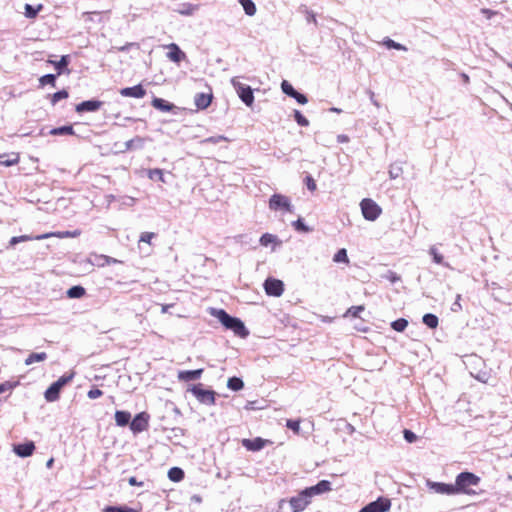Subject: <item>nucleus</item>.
<instances>
[{"label": "nucleus", "instance_id": "obj_26", "mask_svg": "<svg viewBox=\"0 0 512 512\" xmlns=\"http://www.w3.org/2000/svg\"><path fill=\"white\" fill-rule=\"evenodd\" d=\"M152 106L156 109H159L161 111L168 112L172 110L173 105L168 103L167 101L161 99V98H154L152 100Z\"/></svg>", "mask_w": 512, "mask_h": 512}, {"label": "nucleus", "instance_id": "obj_43", "mask_svg": "<svg viewBox=\"0 0 512 512\" xmlns=\"http://www.w3.org/2000/svg\"><path fill=\"white\" fill-rule=\"evenodd\" d=\"M104 512H138L137 510L130 507H115V506H107L104 509Z\"/></svg>", "mask_w": 512, "mask_h": 512}, {"label": "nucleus", "instance_id": "obj_44", "mask_svg": "<svg viewBox=\"0 0 512 512\" xmlns=\"http://www.w3.org/2000/svg\"><path fill=\"white\" fill-rule=\"evenodd\" d=\"M276 240V237L272 234L265 233L260 238V244L262 246H268Z\"/></svg>", "mask_w": 512, "mask_h": 512}, {"label": "nucleus", "instance_id": "obj_21", "mask_svg": "<svg viewBox=\"0 0 512 512\" xmlns=\"http://www.w3.org/2000/svg\"><path fill=\"white\" fill-rule=\"evenodd\" d=\"M203 369H197V370H185V371H180L178 373V379L180 381H185V382H188V381H192V380H196V379H199L203 373Z\"/></svg>", "mask_w": 512, "mask_h": 512}, {"label": "nucleus", "instance_id": "obj_16", "mask_svg": "<svg viewBox=\"0 0 512 512\" xmlns=\"http://www.w3.org/2000/svg\"><path fill=\"white\" fill-rule=\"evenodd\" d=\"M241 443L249 451H259L263 449L266 444L271 442L261 437H256L254 439H243Z\"/></svg>", "mask_w": 512, "mask_h": 512}, {"label": "nucleus", "instance_id": "obj_23", "mask_svg": "<svg viewBox=\"0 0 512 512\" xmlns=\"http://www.w3.org/2000/svg\"><path fill=\"white\" fill-rule=\"evenodd\" d=\"M19 160L20 156L18 153L0 155V164L7 167L18 164Z\"/></svg>", "mask_w": 512, "mask_h": 512}, {"label": "nucleus", "instance_id": "obj_20", "mask_svg": "<svg viewBox=\"0 0 512 512\" xmlns=\"http://www.w3.org/2000/svg\"><path fill=\"white\" fill-rule=\"evenodd\" d=\"M168 48V53H167V57L175 62V63H180L184 58H185V53L183 51L180 50V48L178 47L177 44H169L167 46Z\"/></svg>", "mask_w": 512, "mask_h": 512}, {"label": "nucleus", "instance_id": "obj_52", "mask_svg": "<svg viewBox=\"0 0 512 512\" xmlns=\"http://www.w3.org/2000/svg\"><path fill=\"white\" fill-rule=\"evenodd\" d=\"M102 395H103V391L98 388H93V389L89 390L87 393V396L90 399H96V398L101 397Z\"/></svg>", "mask_w": 512, "mask_h": 512}, {"label": "nucleus", "instance_id": "obj_19", "mask_svg": "<svg viewBox=\"0 0 512 512\" xmlns=\"http://www.w3.org/2000/svg\"><path fill=\"white\" fill-rule=\"evenodd\" d=\"M431 489H433L436 493L439 494H447V495H455L456 489L455 484H446V483H439V482H433L430 484Z\"/></svg>", "mask_w": 512, "mask_h": 512}, {"label": "nucleus", "instance_id": "obj_28", "mask_svg": "<svg viewBox=\"0 0 512 512\" xmlns=\"http://www.w3.org/2000/svg\"><path fill=\"white\" fill-rule=\"evenodd\" d=\"M47 358V354L45 352H40V353H31L26 359H25V364L26 365H31L35 362H42L44 360H46Z\"/></svg>", "mask_w": 512, "mask_h": 512}, {"label": "nucleus", "instance_id": "obj_18", "mask_svg": "<svg viewBox=\"0 0 512 512\" xmlns=\"http://www.w3.org/2000/svg\"><path fill=\"white\" fill-rule=\"evenodd\" d=\"M35 445L32 441L15 445L13 451L20 457H29L33 454Z\"/></svg>", "mask_w": 512, "mask_h": 512}, {"label": "nucleus", "instance_id": "obj_15", "mask_svg": "<svg viewBox=\"0 0 512 512\" xmlns=\"http://www.w3.org/2000/svg\"><path fill=\"white\" fill-rule=\"evenodd\" d=\"M329 491H331V483L328 480H321L316 485L305 488V493L307 492L310 498Z\"/></svg>", "mask_w": 512, "mask_h": 512}, {"label": "nucleus", "instance_id": "obj_58", "mask_svg": "<svg viewBox=\"0 0 512 512\" xmlns=\"http://www.w3.org/2000/svg\"><path fill=\"white\" fill-rule=\"evenodd\" d=\"M173 306V304H163L161 306V312L162 313H167L169 308H171Z\"/></svg>", "mask_w": 512, "mask_h": 512}, {"label": "nucleus", "instance_id": "obj_13", "mask_svg": "<svg viewBox=\"0 0 512 512\" xmlns=\"http://www.w3.org/2000/svg\"><path fill=\"white\" fill-rule=\"evenodd\" d=\"M145 142H146V138L141 137V136H136V137L126 141L125 143H123V145L119 149H117V152L125 153L127 151L141 149Z\"/></svg>", "mask_w": 512, "mask_h": 512}, {"label": "nucleus", "instance_id": "obj_45", "mask_svg": "<svg viewBox=\"0 0 512 512\" xmlns=\"http://www.w3.org/2000/svg\"><path fill=\"white\" fill-rule=\"evenodd\" d=\"M287 428L291 429L294 433L298 434L300 432V420H287L286 422Z\"/></svg>", "mask_w": 512, "mask_h": 512}, {"label": "nucleus", "instance_id": "obj_50", "mask_svg": "<svg viewBox=\"0 0 512 512\" xmlns=\"http://www.w3.org/2000/svg\"><path fill=\"white\" fill-rule=\"evenodd\" d=\"M403 435H404L405 440L409 443H413L417 440V436L411 430L404 429Z\"/></svg>", "mask_w": 512, "mask_h": 512}, {"label": "nucleus", "instance_id": "obj_35", "mask_svg": "<svg viewBox=\"0 0 512 512\" xmlns=\"http://www.w3.org/2000/svg\"><path fill=\"white\" fill-rule=\"evenodd\" d=\"M42 8H43V6H42L41 4H39V5L37 6V8H34V7H33L32 5H30V4H26V5H25V7H24V9H25V16H26L27 18H31V19H33V18H35V17L37 16L38 12H39L40 10H42Z\"/></svg>", "mask_w": 512, "mask_h": 512}, {"label": "nucleus", "instance_id": "obj_30", "mask_svg": "<svg viewBox=\"0 0 512 512\" xmlns=\"http://www.w3.org/2000/svg\"><path fill=\"white\" fill-rule=\"evenodd\" d=\"M423 323L431 329H435L438 326V317L434 314L427 313L423 316Z\"/></svg>", "mask_w": 512, "mask_h": 512}, {"label": "nucleus", "instance_id": "obj_49", "mask_svg": "<svg viewBox=\"0 0 512 512\" xmlns=\"http://www.w3.org/2000/svg\"><path fill=\"white\" fill-rule=\"evenodd\" d=\"M72 375H69V376H61L57 381H55L54 383L56 385H58L59 388H63L67 383H69L71 380H72Z\"/></svg>", "mask_w": 512, "mask_h": 512}, {"label": "nucleus", "instance_id": "obj_54", "mask_svg": "<svg viewBox=\"0 0 512 512\" xmlns=\"http://www.w3.org/2000/svg\"><path fill=\"white\" fill-rule=\"evenodd\" d=\"M430 254L433 255V259L437 264L443 263V256L435 248L430 249Z\"/></svg>", "mask_w": 512, "mask_h": 512}, {"label": "nucleus", "instance_id": "obj_41", "mask_svg": "<svg viewBox=\"0 0 512 512\" xmlns=\"http://www.w3.org/2000/svg\"><path fill=\"white\" fill-rule=\"evenodd\" d=\"M294 118L295 121L302 127H306L309 125L308 119L304 115H302V113L298 110L294 111Z\"/></svg>", "mask_w": 512, "mask_h": 512}, {"label": "nucleus", "instance_id": "obj_12", "mask_svg": "<svg viewBox=\"0 0 512 512\" xmlns=\"http://www.w3.org/2000/svg\"><path fill=\"white\" fill-rule=\"evenodd\" d=\"M149 416L145 412L137 414L130 423V429L134 433H140L147 430Z\"/></svg>", "mask_w": 512, "mask_h": 512}, {"label": "nucleus", "instance_id": "obj_56", "mask_svg": "<svg viewBox=\"0 0 512 512\" xmlns=\"http://www.w3.org/2000/svg\"><path fill=\"white\" fill-rule=\"evenodd\" d=\"M128 483L130 486H138V487L143 486V482L137 481L136 477H134V476H132L128 479Z\"/></svg>", "mask_w": 512, "mask_h": 512}, {"label": "nucleus", "instance_id": "obj_37", "mask_svg": "<svg viewBox=\"0 0 512 512\" xmlns=\"http://www.w3.org/2000/svg\"><path fill=\"white\" fill-rule=\"evenodd\" d=\"M391 326L395 331L402 332L408 326V321L404 318H400V319L393 321Z\"/></svg>", "mask_w": 512, "mask_h": 512}, {"label": "nucleus", "instance_id": "obj_1", "mask_svg": "<svg viewBox=\"0 0 512 512\" xmlns=\"http://www.w3.org/2000/svg\"><path fill=\"white\" fill-rule=\"evenodd\" d=\"M211 314L215 316L226 329L233 331L235 335L239 337H246L248 335L244 323L239 318L230 316L225 310L213 309Z\"/></svg>", "mask_w": 512, "mask_h": 512}, {"label": "nucleus", "instance_id": "obj_60", "mask_svg": "<svg viewBox=\"0 0 512 512\" xmlns=\"http://www.w3.org/2000/svg\"><path fill=\"white\" fill-rule=\"evenodd\" d=\"M53 462H54V459H53V458L49 459V460L47 461V464H46V465H47V467H48V468H51V467H52V465H53Z\"/></svg>", "mask_w": 512, "mask_h": 512}, {"label": "nucleus", "instance_id": "obj_34", "mask_svg": "<svg viewBox=\"0 0 512 512\" xmlns=\"http://www.w3.org/2000/svg\"><path fill=\"white\" fill-rule=\"evenodd\" d=\"M52 135H73L74 130L71 125L54 128L50 131Z\"/></svg>", "mask_w": 512, "mask_h": 512}, {"label": "nucleus", "instance_id": "obj_57", "mask_svg": "<svg viewBox=\"0 0 512 512\" xmlns=\"http://www.w3.org/2000/svg\"><path fill=\"white\" fill-rule=\"evenodd\" d=\"M103 258L107 264H115L119 262L117 259L111 258L109 256H103Z\"/></svg>", "mask_w": 512, "mask_h": 512}, {"label": "nucleus", "instance_id": "obj_5", "mask_svg": "<svg viewBox=\"0 0 512 512\" xmlns=\"http://www.w3.org/2000/svg\"><path fill=\"white\" fill-rule=\"evenodd\" d=\"M233 87L235 88L239 98L247 105L252 106L254 103V95L250 86L239 82L237 79L233 78L231 80Z\"/></svg>", "mask_w": 512, "mask_h": 512}, {"label": "nucleus", "instance_id": "obj_2", "mask_svg": "<svg viewBox=\"0 0 512 512\" xmlns=\"http://www.w3.org/2000/svg\"><path fill=\"white\" fill-rule=\"evenodd\" d=\"M81 231L80 230H74V231H57V232H48L45 234L37 235L35 237H32L30 235H21V236H14L10 239L9 244L11 246H14L20 242H27L31 240H43L48 239L52 237L56 238H75L80 236Z\"/></svg>", "mask_w": 512, "mask_h": 512}, {"label": "nucleus", "instance_id": "obj_9", "mask_svg": "<svg viewBox=\"0 0 512 512\" xmlns=\"http://www.w3.org/2000/svg\"><path fill=\"white\" fill-rule=\"evenodd\" d=\"M292 512H301L310 504V496L305 493V489L298 493L297 496L289 500Z\"/></svg>", "mask_w": 512, "mask_h": 512}, {"label": "nucleus", "instance_id": "obj_31", "mask_svg": "<svg viewBox=\"0 0 512 512\" xmlns=\"http://www.w3.org/2000/svg\"><path fill=\"white\" fill-rule=\"evenodd\" d=\"M227 387L233 391H239L244 387V383L238 377H231L227 381Z\"/></svg>", "mask_w": 512, "mask_h": 512}, {"label": "nucleus", "instance_id": "obj_3", "mask_svg": "<svg viewBox=\"0 0 512 512\" xmlns=\"http://www.w3.org/2000/svg\"><path fill=\"white\" fill-rule=\"evenodd\" d=\"M480 483V478L471 472H462L457 475L455 480V489L457 494L475 495L473 486Z\"/></svg>", "mask_w": 512, "mask_h": 512}, {"label": "nucleus", "instance_id": "obj_29", "mask_svg": "<svg viewBox=\"0 0 512 512\" xmlns=\"http://www.w3.org/2000/svg\"><path fill=\"white\" fill-rule=\"evenodd\" d=\"M242 5L245 13L249 16H253L256 13V6L252 0H238Z\"/></svg>", "mask_w": 512, "mask_h": 512}, {"label": "nucleus", "instance_id": "obj_17", "mask_svg": "<svg viewBox=\"0 0 512 512\" xmlns=\"http://www.w3.org/2000/svg\"><path fill=\"white\" fill-rule=\"evenodd\" d=\"M120 94L123 97L143 98L146 95V90L141 84H138L133 87L122 88Z\"/></svg>", "mask_w": 512, "mask_h": 512}, {"label": "nucleus", "instance_id": "obj_27", "mask_svg": "<svg viewBox=\"0 0 512 512\" xmlns=\"http://www.w3.org/2000/svg\"><path fill=\"white\" fill-rule=\"evenodd\" d=\"M365 310L364 305H358V306H352L347 309V311L344 313V318H358L360 316V313Z\"/></svg>", "mask_w": 512, "mask_h": 512}, {"label": "nucleus", "instance_id": "obj_61", "mask_svg": "<svg viewBox=\"0 0 512 512\" xmlns=\"http://www.w3.org/2000/svg\"><path fill=\"white\" fill-rule=\"evenodd\" d=\"M5 390V387L3 384L0 385V393H2Z\"/></svg>", "mask_w": 512, "mask_h": 512}, {"label": "nucleus", "instance_id": "obj_40", "mask_svg": "<svg viewBox=\"0 0 512 512\" xmlns=\"http://www.w3.org/2000/svg\"><path fill=\"white\" fill-rule=\"evenodd\" d=\"M68 96V91H66L65 89L60 90L51 96V103L52 105H55L58 101L68 98Z\"/></svg>", "mask_w": 512, "mask_h": 512}, {"label": "nucleus", "instance_id": "obj_14", "mask_svg": "<svg viewBox=\"0 0 512 512\" xmlns=\"http://www.w3.org/2000/svg\"><path fill=\"white\" fill-rule=\"evenodd\" d=\"M103 105L99 100H87L76 105L75 110L77 113L95 112L98 111Z\"/></svg>", "mask_w": 512, "mask_h": 512}, {"label": "nucleus", "instance_id": "obj_39", "mask_svg": "<svg viewBox=\"0 0 512 512\" xmlns=\"http://www.w3.org/2000/svg\"><path fill=\"white\" fill-rule=\"evenodd\" d=\"M383 43L388 49H396V50H402V51L407 50V48L404 45L397 43L390 38L385 39Z\"/></svg>", "mask_w": 512, "mask_h": 512}, {"label": "nucleus", "instance_id": "obj_46", "mask_svg": "<svg viewBox=\"0 0 512 512\" xmlns=\"http://www.w3.org/2000/svg\"><path fill=\"white\" fill-rule=\"evenodd\" d=\"M293 226L294 228L297 230V231H300V232H304V233H307L309 231H311V229L309 227H307L303 221L301 219H298L296 220L295 222H293Z\"/></svg>", "mask_w": 512, "mask_h": 512}, {"label": "nucleus", "instance_id": "obj_59", "mask_svg": "<svg viewBox=\"0 0 512 512\" xmlns=\"http://www.w3.org/2000/svg\"><path fill=\"white\" fill-rule=\"evenodd\" d=\"M348 141H349L348 136H346V135H339L338 136V142L345 143V142H348Z\"/></svg>", "mask_w": 512, "mask_h": 512}, {"label": "nucleus", "instance_id": "obj_42", "mask_svg": "<svg viewBox=\"0 0 512 512\" xmlns=\"http://www.w3.org/2000/svg\"><path fill=\"white\" fill-rule=\"evenodd\" d=\"M281 89H282L283 93H285L286 95H288L290 97H292L294 95V93L296 92V90L293 88V86L287 80L282 81Z\"/></svg>", "mask_w": 512, "mask_h": 512}, {"label": "nucleus", "instance_id": "obj_6", "mask_svg": "<svg viewBox=\"0 0 512 512\" xmlns=\"http://www.w3.org/2000/svg\"><path fill=\"white\" fill-rule=\"evenodd\" d=\"M191 392L197 400L202 403L209 405H213L215 403V392L213 390L204 389L201 383L194 385Z\"/></svg>", "mask_w": 512, "mask_h": 512}, {"label": "nucleus", "instance_id": "obj_10", "mask_svg": "<svg viewBox=\"0 0 512 512\" xmlns=\"http://www.w3.org/2000/svg\"><path fill=\"white\" fill-rule=\"evenodd\" d=\"M264 289L267 295L279 297L284 292V284L279 279L268 278L264 283Z\"/></svg>", "mask_w": 512, "mask_h": 512}, {"label": "nucleus", "instance_id": "obj_53", "mask_svg": "<svg viewBox=\"0 0 512 512\" xmlns=\"http://www.w3.org/2000/svg\"><path fill=\"white\" fill-rule=\"evenodd\" d=\"M292 98H294L299 104H302V105H304L308 102L307 97L304 94H301L297 91L294 93Z\"/></svg>", "mask_w": 512, "mask_h": 512}, {"label": "nucleus", "instance_id": "obj_7", "mask_svg": "<svg viewBox=\"0 0 512 512\" xmlns=\"http://www.w3.org/2000/svg\"><path fill=\"white\" fill-rule=\"evenodd\" d=\"M269 208L273 211L285 210L291 212L290 200L282 194H273L269 199Z\"/></svg>", "mask_w": 512, "mask_h": 512}, {"label": "nucleus", "instance_id": "obj_22", "mask_svg": "<svg viewBox=\"0 0 512 512\" xmlns=\"http://www.w3.org/2000/svg\"><path fill=\"white\" fill-rule=\"evenodd\" d=\"M61 388L58 387L55 383H52L48 389L45 391V399L48 402H54L59 399Z\"/></svg>", "mask_w": 512, "mask_h": 512}, {"label": "nucleus", "instance_id": "obj_24", "mask_svg": "<svg viewBox=\"0 0 512 512\" xmlns=\"http://www.w3.org/2000/svg\"><path fill=\"white\" fill-rule=\"evenodd\" d=\"M47 62L55 67L57 75H61L63 73V69L69 64V56L63 55L59 61L48 59Z\"/></svg>", "mask_w": 512, "mask_h": 512}, {"label": "nucleus", "instance_id": "obj_38", "mask_svg": "<svg viewBox=\"0 0 512 512\" xmlns=\"http://www.w3.org/2000/svg\"><path fill=\"white\" fill-rule=\"evenodd\" d=\"M67 294L71 298H80L85 294V289L81 286H74L68 290Z\"/></svg>", "mask_w": 512, "mask_h": 512}, {"label": "nucleus", "instance_id": "obj_11", "mask_svg": "<svg viewBox=\"0 0 512 512\" xmlns=\"http://www.w3.org/2000/svg\"><path fill=\"white\" fill-rule=\"evenodd\" d=\"M213 100V92L210 86L206 92L197 93L194 97V103L197 109L204 110L210 106Z\"/></svg>", "mask_w": 512, "mask_h": 512}, {"label": "nucleus", "instance_id": "obj_36", "mask_svg": "<svg viewBox=\"0 0 512 512\" xmlns=\"http://www.w3.org/2000/svg\"><path fill=\"white\" fill-rule=\"evenodd\" d=\"M333 261L336 263L342 262L345 264H349V258H348L346 249L342 248V249L338 250L337 253L333 257Z\"/></svg>", "mask_w": 512, "mask_h": 512}, {"label": "nucleus", "instance_id": "obj_8", "mask_svg": "<svg viewBox=\"0 0 512 512\" xmlns=\"http://www.w3.org/2000/svg\"><path fill=\"white\" fill-rule=\"evenodd\" d=\"M391 508V501L385 497H379L376 501H373L364 506L360 512H387Z\"/></svg>", "mask_w": 512, "mask_h": 512}, {"label": "nucleus", "instance_id": "obj_32", "mask_svg": "<svg viewBox=\"0 0 512 512\" xmlns=\"http://www.w3.org/2000/svg\"><path fill=\"white\" fill-rule=\"evenodd\" d=\"M168 477L174 482H179L184 478V472L181 468L173 467L169 470Z\"/></svg>", "mask_w": 512, "mask_h": 512}, {"label": "nucleus", "instance_id": "obj_25", "mask_svg": "<svg viewBox=\"0 0 512 512\" xmlns=\"http://www.w3.org/2000/svg\"><path fill=\"white\" fill-rule=\"evenodd\" d=\"M131 419V414L127 411H116L115 412V421L118 426L124 427L126 426Z\"/></svg>", "mask_w": 512, "mask_h": 512}, {"label": "nucleus", "instance_id": "obj_47", "mask_svg": "<svg viewBox=\"0 0 512 512\" xmlns=\"http://www.w3.org/2000/svg\"><path fill=\"white\" fill-rule=\"evenodd\" d=\"M150 179H158L160 181H164V174L161 169H153L149 171Z\"/></svg>", "mask_w": 512, "mask_h": 512}, {"label": "nucleus", "instance_id": "obj_51", "mask_svg": "<svg viewBox=\"0 0 512 512\" xmlns=\"http://www.w3.org/2000/svg\"><path fill=\"white\" fill-rule=\"evenodd\" d=\"M305 183H306L307 188H308L311 192H314V191L317 189L316 182H315V180L312 178V176H310V175L306 176V177H305Z\"/></svg>", "mask_w": 512, "mask_h": 512}, {"label": "nucleus", "instance_id": "obj_4", "mask_svg": "<svg viewBox=\"0 0 512 512\" xmlns=\"http://www.w3.org/2000/svg\"><path fill=\"white\" fill-rule=\"evenodd\" d=\"M360 207L363 217L369 221L376 220L382 213L381 207L370 198L363 199L360 203Z\"/></svg>", "mask_w": 512, "mask_h": 512}, {"label": "nucleus", "instance_id": "obj_48", "mask_svg": "<svg viewBox=\"0 0 512 512\" xmlns=\"http://www.w3.org/2000/svg\"><path fill=\"white\" fill-rule=\"evenodd\" d=\"M155 237V233L153 232H143L140 235V242H144L147 244H151L152 239Z\"/></svg>", "mask_w": 512, "mask_h": 512}, {"label": "nucleus", "instance_id": "obj_33", "mask_svg": "<svg viewBox=\"0 0 512 512\" xmlns=\"http://www.w3.org/2000/svg\"><path fill=\"white\" fill-rule=\"evenodd\" d=\"M39 84L41 87L45 85H51L52 87L56 86V75L54 74H46L39 78Z\"/></svg>", "mask_w": 512, "mask_h": 512}, {"label": "nucleus", "instance_id": "obj_55", "mask_svg": "<svg viewBox=\"0 0 512 512\" xmlns=\"http://www.w3.org/2000/svg\"><path fill=\"white\" fill-rule=\"evenodd\" d=\"M481 13L487 18V19H491L493 16L497 15L498 12L497 11H494V10H491V9H488V8H483L481 9Z\"/></svg>", "mask_w": 512, "mask_h": 512}]
</instances>
